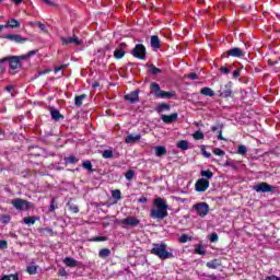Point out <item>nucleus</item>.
Instances as JSON below:
<instances>
[{
	"label": "nucleus",
	"instance_id": "64",
	"mask_svg": "<svg viewBox=\"0 0 280 280\" xmlns=\"http://www.w3.org/2000/svg\"><path fill=\"white\" fill-rule=\"evenodd\" d=\"M46 5H54V2L51 0H42Z\"/></svg>",
	"mask_w": 280,
	"mask_h": 280
},
{
	"label": "nucleus",
	"instance_id": "57",
	"mask_svg": "<svg viewBox=\"0 0 280 280\" xmlns=\"http://www.w3.org/2000/svg\"><path fill=\"white\" fill-rule=\"evenodd\" d=\"M37 27H39V30H42V32H45L47 30V27L45 26L44 23L42 22H37Z\"/></svg>",
	"mask_w": 280,
	"mask_h": 280
},
{
	"label": "nucleus",
	"instance_id": "18",
	"mask_svg": "<svg viewBox=\"0 0 280 280\" xmlns=\"http://www.w3.org/2000/svg\"><path fill=\"white\" fill-rule=\"evenodd\" d=\"M206 266L210 270H218V268H220V266H222V261H220V259H218V258H214V259L208 261L206 264Z\"/></svg>",
	"mask_w": 280,
	"mask_h": 280
},
{
	"label": "nucleus",
	"instance_id": "22",
	"mask_svg": "<svg viewBox=\"0 0 280 280\" xmlns=\"http://www.w3.org/2000/svg\"><path fill=\"white\" fill-rule=\"evenodd\" d=\"M65 165H75L80 161V159L75 158V155H69L63 158Z\"/></svg>",
	"mask_w": 280,
	"mask_h": 280
},
{
	"label": "nucleus",
	"instance_id": "52",
	"mask_svg": "<svg viewBox=\"0 0 280 280\" xmlns=\"http://www.w3.org/2000/svg\"><path fill=\"white\" fill-rule=\"evenodd\" d=\"M201 152L203 156H206V159H211V153L207 152V150L205 149V145L201 147Z\"/></svg>",
	"mask_w": 280,
	"mask_h": 280
},
{
	"label": "nucleus",
	"instance_id": "15",
	"mask_svg": "<svg viewBox=\"0 0 280 280\" xmlns=\"http://www.w3.org/2000/svg\"><path fill=\"white\" fill-rule=\"evenodd\" d=\"M223 56L232 57V58H242L244 56V50L240 47H234L229 49Z\"/></svg>",
	"mask_w": 280,
	"mask_h": 280
},
{
	"label": "nucleus",
	"instance_id": "47",
	"mask_svg": "<svg viewBox=\"0 0 280 280\" xmlns=\"http://www.w3.org/2000/svg\"><path fill=\"white\" fill-rule=\"evenodd\" d=\"M91 242H108V237L106 236H95L91 238Z\"/></svg>",
	"mask_w": 280,
	"mask_h": 280
},
{
	"label": "nucleus",
	"instance_id": "37",
	"mask_svg": "<svg viewBox=\"0 0 280 280\" xmlns=\"http://www.w3.org/2000/svg\"><path fill=\"white\" fill-rule=\"evenodd\" d=\"M200 176H202V178H213V172H211V170H207V171H201Z\"/></svg>",
	"mask_w": 280,
	"mask_h": 280
},
{
	"label": "nucleus",
	"instance_id": "45",
	"mask_svg": "<svg viewBox=\"0 0 280 280\" xmlns=\"http://www.w3.org/2000/svg\"><path fill=\"white\" fill-rule=\"evenodd\" d=\"M125 178L127 180H132V178H135V172L132 170L127 171L125 174Z\"/></svg>",
	"mask_w": 280,
	"mask_h": 280
},
{
	"label": "nucleus",
	"instance_id": "54",
	"mask_svg": "<svg viewBox=\"0 0 280 280\" xmlns=\"http://www.w3.org/2000/svg\"><path fill=\"white\" fill-rule=\"evenodd\" d=\"M210 242H218V233H212L209 237Z\"/></svg>",
	"mask_w": 280,
	"mask_h": 280
},
{
	"label": "nucleus",
	"instance_id": "63",
	"mask_svg": "<svg viewBox=\"0 0 280 280\" xmlns=\"http://www.w3.org/2000/svg\"><path fill=\"white\" fill-rule=\"evenodd\" d=\"M26 55L32 58V56H36V50H30Z\"/></svg>",
	"mask_w": 280,
	"mask_h": 280
},
{
	"label": "nucleus",
	"instance_id": "42",
	"mask_svg": "<svg viewBox=\"0 0 280 280\" xmlns=\"http://www.w3.org/2000/svg\"><path fill=\"white\" fill-rule=\"evenodd\" d=\"M248 152V148L244 144L238 145L237 154L244 156Z\"/></svg>",
	"mask_w": 280,
	"mask_h": 280
},
{
	"label": "nucleus",
	"instance_id": "27",
	"mask_svg": "<svg viewBox=\"0 0 280 280\" xmlns=\"http://www.w3.org/2000/svg\"><path fill=\"white\" fill-rule=\"evenodd\" d=\"M167 154V149L163 145L155 147V155L156 156H165Z\"/></svg>",
	"mask_w": 280,
	"mask_h": 280
},
{
	"label": "nucleus",
	"instance_id": "17",
	"mask_svg": "<svg viewBox=\"0 0 280 280\" xmlns=\"http://www.w3.org/2000/svg\"><path fill=\"white\" fill-rule=\"evenodd\" d=\"M161 119L164 124H174L178 119V113H173L171 115H161Z\"/></svg>",
	"mask_w": 280,
	"mask_h": 280
},
{
	"label": "nucleus",
	"instance_id": "33",
	"mask_svg": "<svg viewBox=\"0 0 280 280\" xmlns=\"http://www.w3.org/2000/svg\"><path fill=\"white\" fill-rule=\"evenodd\" d=\"M26 272H27L28 275H36V273L38 272V266H36V265H34V264L27 266Z\"/></svg>",
	"mask_w": 280,
	"mask_h": 280
},
{
	"label": "nucleus",
	"instance_id": "55",
	"mask_svg": "<svg viewBox=\"0 0 280 280\" xmlns=\"http://www.w3.org/2000/svg\"><path fill=\"white\" fill-rule=\"evenodd\" d=\"M187 78H189L190 80H198V74L196 72H190Z\"/></svg>",
	"mask_w": 280,
	"mask_h": 280
},
{
	"label": "nucleus",
	"instance_id": "34",
	"mask_svg": "<svg viewBox=\"0 0 280 280\" xmlns=\"http://www.w3.org/2000/svg\"><path fill=\"white\" fill-rule=\"evenodd\" d=\"M177 148L179 150H187L189 148V142L187 140H180L177 142Z\"/></svg>",
	"mask_w": 280,
	"mask_h": 280
},
{
	"label": "nucleus",
	"instance_id": "44",
	"mask_svg": "<svg viewBox=\"0 0 280 280\" xmlns=\"http://www.w3.org/2000/svg\"><path fill=\"white\" fill-rule=\"evenodd\" d=\"M103 159H113V150H105L102 153Z\"/></svg>",
	"mask_w": 280,
	"mask_h": 280
},
{
	"label": "nucleus",
	"instance_id": "51",
	"mask_svg": "<svg viewBox=\"0 0 280 280\" xmlns=\"http://www.w3.org/2000/svg\"><path fill=\"white\" fill-rule=\"evenodd\" d=\"M8 248V241L0 240V250H5Z\"/></svg>",
	"mask_w": 280,
	"mask_h": 280
},
{
	"label": "nucleus",
	"instance_id": "21",
	"mask_svg": "<svg viewBox=\"0 0 280 280\" xmlns=\"http://www.w3.org/2000/svg\"><path fill=\"white\" fill-rule=\"evenodd\" d=\"M37 220H40V217H26L23 219L24 224H27V226H32L36 224Z\"/></svg>",
	"mask_w": 280,
	"mask_h": 280
},
{
	"label": "nucleus",
	"instance_id": "10",
	"mask_svg": "<svg viewBox=\"0 0 280 280\" xmlns=\"http://www.w3.org/2000/svg\"><path fill=\"white\" fill-rule=\"evenodd\" d=\"M254 191L257 194H270V191H275L276 187L270 184L262 182L253 186Z\"/></svg>",
	"mask_w": 280,
	"mask_h": 280
},
{
	"label": "nucleus",
	"instance_id": "35",
	"mask_svg": "<svg viewBox=\"0 0 280 280\" xmlns=\"http://www.w3.org/2000/svg\"><path fill=\"white\" fill-rule=\"evenodd\" d=\"M69 211L72 213H80V208L75 203H72L71 201L68 202Z\"/></svg>",
	"mask_w": 280,
	"mask_h": 280
},
{
	"label": "nucleus",
	"instance_id": "26",
	"mask_svg": "<svg viewBox=\"0 0 280 280\" xmlns=\"http://www.w3.org/2000/svg\"><path fill=\"white\" fill-rule=\"evenodd\" d=\"M50 115H51L54 121H60V119H65V116L62 114H60V110H58V109L50 110Z\"/></svg>",
	"mask_w": 280,
	"mask_h": 280
},
{
	"label": "nucleus",
	"instance_id": "43",
	"mask_svg": "<svg viewBox=\"0 0 280 280\" xmlns=\"http://www.w3.org/2000/svg\"><path fill=\"white\" fill-rule=\"evenodd\" d=\"M0 280H19V273L3 276Z\"/></svg>",
	"mask_w": 280,
	"mask_h": 280
},
{
	"label": "nucleus",
	"instance_id": "56",
	"mask_svg": "<svg viewBox=\"0 0 280 280\" xmlns=\"http://www.w3.org/2000/svg\"><path fill=\"white\" fill-rule=\"evenodd\" d=\"M16 58H18V60H20V62H21V60H30V57H28L27 54L26 55H22V56H16Z\"/></svg>",
	"mask_w": 280,
	"mask_h": 280
},
{
	"label": "nucleus",
	"instance_id": "39",
	"mask_svg": "<svg viewBox=\"0 0 280 280\" xmlns=\"http://www.w3.org/2000/svg\"><path fill=\"white\" fill-rule=\"evenodd\" d=\"M10 220H12V217H10V214H2L0 217V222L2 224H10Z\"/></svg>",
	"mask_w": 280,
	"mask_h": 280
},
{
	"label": "nucleus",
	"instance_id": "14",
	"mask_svg": "<svg viewBox=\"0 0 280 280\" xmlns=\"http://www.w3.org/2000/svg\"><path fill=\"white\" fill-rule=\"evenodd\" d=\"M140 222L137 217H127L120 221V224L125 226H139Z\"/></svg>",
	"mask_w": 280,
	"mask_h": 280
},
{
	"label": "nucleus",
	"instance_id": "59",
	"mask_svg": "<svg viewBox=\"0 0 280 280\" xmlns=\"http://www.w3.org/2000/svg\"><path fill=\"white\" fill-rule=\"evenodd\" d=\"M138 202H140L141 205H145V202H148V198L147 197H141L138 199Z\"/></svg>",
	"mask_w": 280,
	"mask_h": 280
},
{
	"label": "nucleus",
	"instance_id": "24",
	"mask_svg": "<svg viewBox=\"0 0 280 280\" xmlns=\"http://www.w3.org/2000/svg\"><path fill=\"white\" fill-rule=\"evenodd\" d=\"M151 47L153 49H161V39L156 35L151 36Z\"/></svg>",
	"mask_w": 280,
	"mask_h": 280
},
{
	"label": "nucleus",
	"instance_id": "5",
	"mask_svg": "<svg viewBox=\"0 0 280 280\" xmlns=\"http://www.w3.org/2000/svg\"><path fill=\"white\" fill-rule=\"evenodd\" d=\"M2 62H9V69L12 71H16V69L23 68V63H21L19 57L16 56L4 57L0 59V65H2Z\"/></svg>",
	"mask_w": 280,
	"mask_h": 280
},
{
	"label": "nucleus",
	"instance_id": "13",
	"mask_svg": "<svg viewBox=\"0 0 280 280\" xmlns=\"http://www.w3.org/2000/svg\"><path fill=\"white\" fill-rule=\"evenodd\" d=\"M126 47H128L126 43H120L118 45L114 51V58H116V60H121V58L126 56Z\"/></svg>",
	"mask_w": 280,
	"mask_h": 280
},
{
	"label": "nucleus",
	"instance_id": "53",
	"mask_svg": "<svg viewBox=\"0 0 280 280\" xmlns=\"http://www.w3.org/2000/svg\"><path fill=\"white\" fill-rule=\"evenodd\" d=\"M58 276L59 277H67V270L65 268H60L58 270Z\"/></svg>",
	"mask_w": 280,
	"mask_h": 280
},
{
	"label": "nucleus",
	"instance_id": "61",
	"mask_svg": "<svg viewBox=\"0 0 280 280\" xmlns=\"http://www.w3.org/2000/svg\"><path fill=\"white\" fill-rule=\"evenodd\" d=\"M51 70L47 69V70H44V71H38V75H47V73H50Z\"/></svg>",
	"mask_w": 280,
	"mask_h": 280
},
{
	"label": "nucleus",
	"instance_id": "49",
	"mask_svg": "<svg viewBox=\"0 0 280 280\" xmlns=\"http://www.w3.org/2000/svg\"><path fill=\"white\" fill-rule=\"evenodd\" d=\"M219 71L223 73V75H229L231 73V70L226 66H222Z\"/></svg>",
	"mask_w": 280,
	"mask_h": 280
},
{
	"label": "nucleus",
	"instance_id": "30",
	"mask_svg": "<svg viewBox=\"0 0 280 280\" xmlns=\"http://www.w3.org/2000/svg\"><path fill=\"white\" fill-rule=\"evenodd\" d=\"M98 257H100L101 259H106V258L110 257V249H108V248H102V249H100V252H98Z\"/></svg>",
	"mask_w": 280,
	"mask_h": 280
},
{
	"label": "nucleus",
	"instance_id": "40",
	"mask_svg": "<svg viewBox=\"0 0 280 280\" xmlns=\"http://www.w3.org/2000/svg\"><path fill=\"white\" fill-rule=\"evenodd\" d=\"M82 167H83L84 170H88L89 172H93V164H92L91 161H89V160L83 161Z\"/></svg>",
	"mask_w": 280,
	"mask_h": 280
},
{
	"label": "nucleus",
	"instance_id": "6",
	"mask_svg": "<svg viewBox=\"0 0 280 280\" xmlns=\"http://www.w3.org/2000/svg\"><path fill=\"white\" fill-rule=\"evenodd\" d=\"M130 54L131 56H133V58H137L138 60H145L148 56V50L145 49V46L143 44H137L130 51Z\"/></svg>",
	"mask_w": 280,
	"mask_h": 280
},
{
	"label": "nucleus",
	"instance_id": "41",
	"mask_svg": "<svg viewBox=\"0 0 280 280\" xmlns=\"http://www.w3.org/2000/svg\"><path fill=\"white\" fill-rule=\"evenodd\" d=\"M112 198H114V200H119L121 198V190L119 189L112 190Z\"/></svg>",
	"mask_w": 280,
	"mask_h": 280
},
{
	"label": "nucleus",
	"instance_id": "31",
	"mask_svg": "<svg viewBox=\"0 0 280 280\" xmlns=\"http://www.w3.org/2000/svg\"><path fill=\"white\" fill-rule=\"evenodd\" d=\"M58 197H54L50 201V207H49V211L50 213H54L56 211V209H58Z\"/></svg>",
	"mask_w": 280,
	"mask_h": 280
},
{
	"label": "nucleus",
	"instance_id": "46",
	"mask_svg": "<svg viewBox=\"0 0 280 280\" xmlns=\"http://www.w3.org/2000/svg\"><path fill=\"white\" fill-rule=\"evenodd\" d=\"M213 154H215V156H224L225 152L224 150L220 149V148H215L212 150Z\"/></svg>",
	"mask_w": 280,
	"mask_h": 280
},
{
	"label": "nucleus",
	"instance_id": "9",
	"mask_svg": "<svg viewBox=\"0 0 280 280\" xmlns=\"http://www.w3.org/2000/svg\"><path fill=\"white\" fill-rule=\"evenodd\" d=\"M219 96L223 98L233 97V82H228L224 85H221L220 90H218Z\"/></svg>",
	"mask_w": 280,
	"mask_h": 280
},
{
	"label": "nucleus",
	"instance_id": "62",
	"mask_svg": "<svg viewBox=\"0 0 280 280\" xmlns=\"http://www.w3.org/2000/svg\"><path fill=\"white\" fill-rule=\"evenodd\" d=\"M218 140L219 141H225L224 136H222V130L219 131Z\"/></svg>",
	"mask_w": 280,
	"mask_h": 280
},
{
	"label": "nucleus",
	"instance_id": "60",
	"mask_svg": "<svg viewBox=\"0 0 280 280\" xmlns=\"http://www.w3.org/2000/svg\"><path fill=\"white\" fill-rule=\"evenodd\" d=\"M265 280H280V278L272 275V276H268Z\"/></svg>",
	"mask_w": 280,
	"mask_h": 280
},
{
	"label": "nucleus",
	"instance_id": "19",
	"mask_svg": "<svg viewBox=\"0 0 280 280\" xmlns=\"http://www.w3.org/2000/svg\"><path fill=\"white\" fill-rule=\"evenodd\" d=\"M137 141H141V133H138V135L131 133L125 138V143H137Z\"/></svg>",
	"mask_w": 280,
	"mask_h": 280
},
{
	"label": "nucleus",
	"instance_id": "8",
	"mask_svg": "<svg viewBox=\"0 0 280 280\" xmlns=\"http://www.w3.org/2000/svg\"><path fill=\"white\" fill-rule=\"evenodd\" d=\"M192 209H195V211L197 212L199 218H207V215L209 214V211H210L209 203H207V202L195 203L192 206Z\"/></svg>",
	"mask_w": 280,
	"mask_h": 280
},
{
	"label": "nucleus",
	"instance_id": "29",
	"mask_svg": "<svg viewBox=\"0 0 280 280\" xmlns=\"http://www.w3.org/2000/svg\"><path fill=\"white\" fill-rule=\"evenodd\" d=\"M172 108V106L167 103H161L156 108V113H163L165 110H170Z\"/></svg>",
	"mask_w": 280,
	"mask_h": 280
},
{
	"label": "nucleus",
	"instance_id": "4",
	"mask_svg": "<svg viewBox=\"0 0 280 280\" xmlns=\"http://www.w3.org/2000/svg\"><path fill=\"white\" fill-rule=\"evenodd\" d=\"M11 205L16 209L18 211H30L32 209V202L22 199V198H15L11 201Z\"/></svg>",
	"mask_w": 280,
	"mask_h": 280
},
{
	"label": "nucleus",
	"instance_id": "38",
	"mask_svg": "<svg viewBox=\"0 0 280 280\" xmlns=\"http://www.w3.org/2000/svg\"><path fill=\"white\" fill-rule=\"evenodd\" d=\"M192 138L195 139V141H200V140L205 139V133L202 131L198 130L192 135Z\"/></svg>",
	"mask_w": 280,
	"mask_h": 280
},
{
	"label": "nucleus",
	"instance_id": "12",
	"mask_svg": "<svg viewBox=\"0 0 280 280\" xmlns=\"http://www.w3.org/2000/svg\"><path fill=\"white\" fill-rule=\"evenodd\" d=\"M196 191L205 192L209 189V179L200 178L195 184Z\"/></svg>",
	"mask_w": 280,
	"mask_h": 280
},
{
	"label": "nucleus",
	"instance_id": "58",
	"mask_svg": "<svg viewBox=\"0 0 280 280\" xmlns=\"http://www.w3.org/2000/svg\"><path fill=\"white\" fill-rule=\"evenodd\" d=\"M234 79H237L241 75V70H235L232 72Z\"/></svg>",
	"mask_w": 280,
	"mask_h": 280
},
{
	"label": "nucleus",
	"instance_id": "25",
	"mask_svg": "<svg viewBox=\"0 0 280 280\" xmlns=\"http://www.w3.org/2000/svg\"><path fill=\"white\" fill-rule=\"evenodd\" d=\"M200 95H205V97H213L215 95V92L211 88H202L200 90Z\"/></svg>",
	"mask_w": 280,
	"mask_h": 280
},
{
	"label": "nucleus",
	"instance_id": "28",
	"mask_svg": "<svg viewBox=\"0 0 280 280\" xmlns=\"http://www.w3.org/2000/svg\"><path fill=\"white\" fill-rule=\"evenodd\" d=\"M85 97H86V94L77 95L74 97V106L80 108V106H82Z\"/></svg>",
	"mask_w": 280,
	"mask_h": 280
},
{
	"label": "nucleus",
	"instance_id": "23",
	"mask_svg": "<svg viewBox=\"0 0 280 280\" xmlns=\"http://www.w3.org/2000/svg\"><path fill=\"white\" fill-rule=\"evenodd\" d=\"M63 264L68 267V268H75L78 266V260L73 259L72 257H66L63 259Z\"/></svg>",
	"mask_w": 280,
	"mask_h": 280
},
{
	"label": "nucleus",
	"instance_id": "16",
	"mask_svg": "<svg viewBox=\"0 0 280 280\" xmlns=\"http://www.w3.org/2000/svg\"><path fill=\"white\" fill-rule=\"evenodd\" d=\"M125 100L130 102V104H137L139 102V90L132 91L125 95Z\"/></svg>",
	"mask_w": 280,
	"mask_h": 280
},
{
	"label": "nucleus",
	"instance_id": "48",
	"mask_svg": "<svg viewBox=\"0 0 280 280\" xmlns=\"http://www.w3.org/2000/svg\"><path fill=\"white\" fill-rule=\"evenodd\" d=\"M67 67H69V65L63 63L61 66L55 67L54 71H55V73H58V72L62 71L63 69H67Z\"/></svg>",
	"mask_w": 280,
	"mask_h": 280
},
{
	"label": "nucleus",
	"instance_id": "36",
	"mask_svg": "<svg viewBox=\"0 0 280 280\" xmlns=\"http://www.w3.org/2000/svg\"><path fill=\"white\" fill-rule=\"evenodd\" d=\"M178 242H179L180 244H187V242H191V237H190L189 235H187V234H182V235L179 236Z\"/></svg>",
	"mask_w": 280,
	"mask_h": 280
},
{
	"label": "nucleus",
	"instance_id": "2",
	"mask_svg": "<svg viewBox=\"0 0 280 280\" xmlns=\"http://www.w3.org/2000/svg\"><path fill=\"white\" fill-rule=\"evenodd\" d=\"M150 91L155 100H172L176 97V91H163L161 85L156 82L150 83Z\"/></svg>",
	"mask_w": 280,
	"mask_h": 280
},
{
	"label": "nucleus",
	"instance_id": "50",
	"mask_svg": "<svg viewBox=\"0 0 280 280\" xmlns=\"http://www.w3.org/2000/svg\"><path fill=\"white\" fill-rule=\"evenodd\" d=\"M196 255H207V252L202 250V245H199L197 248H195Z\"/></svg>",
	"mask_w": 280,
	"mask_h": 280
},
{
	"label": "nucleus",
	"instance_id": "32",
	"mask_svg": "<svg viewBox=\"0 0 280 280\" xmlns=\"http://www.w3.org/2000/svg\"><path fill=\"white\" fill-rule=\"evenodd\" d=\"M149 71L150 73H152V75H159V73H163V70H161L160 68H156V66L154 65L149 66Z\"/></svg>",
	"mask_w": 280,
	"mask_h": 280
},
{
	"label": "nucleus",
	"instance_id": "20",
	"mask_svg": "<svg viewBox=\"0 0 280 280\" xmlns=\"http://www.w3.org/2000/svg\"><path fill=\"white\" fill-rule=\"evenodd\" d=\"M4 27H11V30H16L21 27V22H19V20L16 19H11L7 22Z\"/></svg>",
	"mask_w": 280,
	"mask_h": 280
},
{
	"label": "nucleus",
	"instance_id": "1",
	"mask_svg": "<svg viewBox=\"0 0 280 280\" xmlns=\"http://www.w3.org/2000/svg\"><path fill=\"white\" fill-rule=\"evenodd\" d=\"M153 206L155 208H152L150 212L152 220H165V218L170 215V212H167L170 206H167V201L165 199L156 197L153 200Z\"/></svg>",
	"mask_w": 280,
	"mask_h": 280
},
{
	"label": "nucleus",
	"instance_id": "11",
	"mask_svg": "<svg viewBox=\"0 0 280 280\" xmlns=\"http://www.w3.org/2000/svg\"><path fill=\"white\" fill-rule=\"evenodd\" d=\"M2 38H5L7 40H11L12 43H15L18 45H23V44L27 43V40H30L19 34H7V35L2 36Z\"/></svg>",
	"mask_w": 280,
	"mask_h": 280
},
{
	"label": "nucleus",
	"instance_id": "3",
	"mask_svg": "<svg viewBox=\"0 0 280 280\" xmlns=\"http://www.w3.org/2000/svg\"><path fill=\"white\" fill-rule=\"evenodd\" d=\"M151 255H155V257H159V259H162V261H165V259L174 258V254L172 252H167V244L165 243L153 244V248L151 249Z\"/></svg>",
	"mask_w": 280,
	"mask_h": 280
},
{
	"label": "nucleus",
	"instance_id": "7",
	"mask_svg": "<svg viewBox=\"0 0 280 280\" xmlns=\"http://www.w3.org/2000/svg\"><path fill=\"white\" fill-rule=\"evenodd\" d=\"M75 33V30H73ZM61 45H75V47H82L84 40L78 38V35L73 34L71 37H60Z\"/></svg>",
	"mask_w": 280,
	"mask_h": 280
}]
</instances>
